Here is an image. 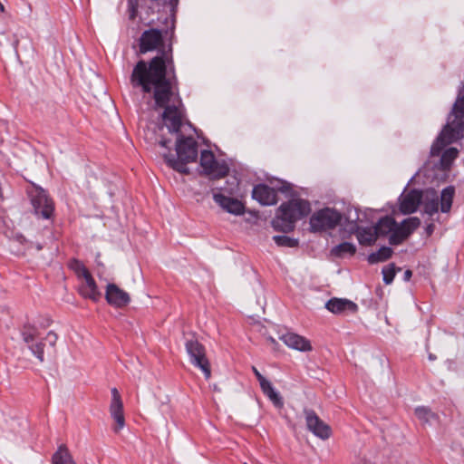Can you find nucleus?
Instances as JSON below:
<instances>
[{
	"label": "nucleus",
	"instance_id": "1",
	"mask_svg": "<svg viewBox=\"0 0 464 464\" xmlns=\"http://www.w3.org/2000/svg\"><path fill=\"white\" fill-rule=\"evenodd\" d=\"M130 83L151 94L155 111L163 110L162 121L170 133L177 134L176 155L164 154L167 164L182 174L189 172L188 163L198 158V142L192 137H185L180 130L185 126L184 110L177 87L174 67L167 53L153 57L150 62L139 61L134 66Z\"/></svg>",
	"mask_w": 464,
	"mask_h": 464
},
{
	"label": "nucleus",
	"instance_id": "2",
	"mask_svg": "<svg viewBox=\"0 0 464 464\" xmlns=\"http://www.w3.org/2000/svg\"><path fill=\"white\" fill-rule=\"evenodd\" d=\"M311 212L309 201L293 198L282 203L276 210L271 226L276 231L289 233L295 229L297 220L304 218Z\"/></svg>",
	"mask_w": 464,
	"mask_h": 464
},
{
	"label": "nucleus",
	"instance_id": "3",
	"mask_svg": "<svg viewBox=\"0 0 464 464\" xmlns=\"http://www.w3.org/2000/svg\"><path fill=\"white\" fill-rule=\"evenodd\" d=\"M462 138H464V117L450 114L448 123L431 147V153L437 155L443 147Z\"/></svg>",
	"mask_w": 464,
	"mask_h": 464
},
{
	"label": "nucleus",
	"instance_id": "4",
	"mask_svg": "<svg viewBox=\"0 0 464 464\" xmlns=\"http://www.w3.org/2000/svg\"><path fill=\"white\" fill-rule=\"evenodd\" d=\"M227 183L229 187L219 188V192H216L213 190V199L220 208H222L227 212L234 214L236 216H240L245 212V207L241 203V201L231 197H227L221 192L224 191L225 193H227L230 196L236 194L238 188V182L236 178H232L231 181L227 180Z\"/></svg>",
	"mask_w": 464,
	"mask_h": 464
},
{
	"label": "nucleus",
	"instance_id": "5",
	"mask_svg": "<svg viewBox=\"0 0 464 464\" xmlns=\"http://www.w3.org/2000/svg\"><path fill=\"white\" fill-rule=\"evenodd\" d=\"M454 194L455 188L452 186H448L441 190L440 199L434 190L430 193L428 192L423 202L424 212L429 216H433L439 211V208L442 213L450 212Z\"/></svg>",
	"mask_w": 464,
	"mask_h": 464
},
{
	"label": "nucleus",
	"instance_id": "6",
	"mask_svg": "<svg viewBox=\"0 0 464 464\" xmlns=\"http://www.w3.org/2000/svg\"><path fill=\"white\" fill-rule=\"evenodd\" d=\"M185 348L191 364L200 369L205 378L208 380L211 376V369L205 346L198 339L191 338L186 341Z\"/></svg>",
	"mask_w": 464,
	"mask_h": 464
},
{
	"label": "nucleus",
	"instance_id": "7",
	"mask_svg": "<svg viewBox=\"0 0 464 464\" xmlns=\"http://www.w3.org/2000/svg\"><path fill=\"white\" fill-rule=\"evenodd\" d=\"M420 219L417 217L405 218L401 223L396 222L395 231L389 237V243L392 246L402 244L420 226Z\"/></svg>",
	"mask_w": 464,
	"mask_h": 464
},
{
	"label": "nucleus",
	"instance_id": "8",
	"mask_svg": "<svg viewBox=\"0 0 464 464\" xmlns=\"http://www.w3.org/2000/svg\"><path fill=\"white\" fill-rule=\"evenodd\" d=\"M31 202L36 216L48 219L53 216L54 205L43 188H35L31 195Z\"/></svg>",
	"mask_w": 464,
	"mask_h": 464
},
{
	"label": "nucleus",
	"instance_id": "9",
	"mask_svg": "<svg viewBox=\"0 0 464 464\" xmlns=\"http://www.w3.org/2000/svg\"><path fill=\"white\" fill-rule=\"evenodd\" d=\"M200 166L202 167L205 174L212 176L215 179L223 178L228 172L227 166L226 164L218 163L216 160L214 153L208 150L201 151Z\"/></svg>",
	"mask_w": 464,
	"mask_h": 464
},
{
	"label": "nucleus",
	"instance_id": "10",
	"mask_svg": "<svg viewBox=\"0 0 464 464\" xmlns=\"http://www.w3.org/2000/svg\"><path fill=\"white\" fill-rule=\"evenodd\" d=\"M21 333L23 340L27 344L28 349L39 360L40 362H43L44 361V343L43 341L37 340L39 334L38 329L31 324H24Z\"/></svg>",
	"mask_w": 464,
	"mask_h": 464
},
{
	"label": "nucleus",
	"instance_id": "11",
	"mask_svg": "<svg viewBox=\"0 0 464 464\" xmlns=\"http://www.w3.org/2000/svg\"><path fill=\"white\" fill-rule=\"evenodd\" d=\"M163 46V34L159 29L145 30L139 39L140 53L160 50Z\"/></svg>",
	"mask_w": 464,
	"mask_h": 464
},
{
	"label": "nucleus",
	"instance_id": "12",
	"mask_svg": "<svg viewBox=\"0 0 464 464\" xmlns=\"http://www.w3.org/2000/svg\"><path fill=\"white\" fill-rule=\"evenodd\" d=\"M111 401L110 404V413L111 418L114 420L116 425L113 428L114 432L118 433L125 426V418L123 413V403L116 388L111 390Z\"/></svg>",
	"mask_w": 464,
	"mask_h": 464
},
{
	"label": "nucleus",
	"instance_id": "13",
	"mask_svg": "<svg viewBox=\"0 0 464 464\" xmlns=\"http://www.w3.org/2000/svg\"><path fill=\"white\" fill-rule=\"evenodd\" d=\"M107 303L116 308L127 306L130 302V295L115 284H108L105 291Z\"/></svg>",
	"mask_w": 464,
	"mask_h": 464
},
{
	"label": "nucleus",
	"instance_id": "14",
	"mask_svg": "<svg viewBox=\"0 0 464 464\" xmlns=\"http://www.w3.org/2000/svg\"><path fill=\"white\" fill-rule=\"evenodd\" d=\"M421 192L417 189H411L407 194L399 198V210L403 215L412 214L417 211L421 202Z\"/></svg>",
	"mask_w": 464,
	"mask_h": 464
},
{
	"label": "nucleus",
	"instance_id": "15",
	"mask_svg": "<svg viewBox=\"0 0 464 464\" xmlns=\"http://www.w3.org/2000/svg\"><path fill=\"white\" fill-rule=\"evenodd\" d=\"M252 198L263 206H273L277 203V191L261 183L253 188Z\"/></svg>",
	"mask_w": 464,
	"mask_h": 464
},
{
	"label": "nucleus",
	"instance_id": "16",
	"mask_svg": "<svg viewBox=\"0 0 464 464\" xmlns=\"http://www.w3.org/2000/svg\"><path fill=\"white\" fill-rule=\"evenodd\" d=\"M325 308L334 314H355L358 305L348 299L334 297L326 302Z\"/></svg>",
	"mask_w": 464,
	"mask_h": 464
},
{
	"label": "nucleus",
	"instance_id": "17",
	"mask_svg": "<svg viewBox=\"0 0 464 464\" xmlns=\"http://www.w3.org/2000/svg\"><path fill=\"white\" fill-rule=\"evenodd\" d=\"M79 279L82 281L79 287L80 294L84 298H89L97 302L101 298L102 294L99 291L96 282L91 273H88L86 276H83Z\"/></svg>",
	"mask_w": 464,
	"mask_h": 464
},
{
	"label": "nucleus",
	"instance_id": "18",
	"mask_svg": "<svg viewBox=\"0 0 464 464\" xmlns=\"http://www.w3.org/2000/svg\"><path fill=\"white\" fill-rule=\"evenodd\" d=\"M342 214L334 208H321V231L337 227L342 220Z\"/></svg>",
	"mask_w": 464,
	"mask_h": 464
},
{
	"label": "nucleus",
	"instance_id": "19",
	"mask_svg": "<svg viewBox=\"0 0 464 464\" xmlns=\"http://www.w3.org/2000/svg\"><path fill=\"white\" fill-rule=\"evenodd\" d=\"M280 339L284 342L285 345L289 348L295 349L301 352L310 351L311 344L308 340L304 338L301 335H298L294 333H286L280 336Z\"/></svg>",
	"mask_w": 464,
	"mask_h": 464
},
{
	"label": "nucleus",
	"instance_id": "20",
	"mask_svg": "<svg viewBox=\"0 0 464 464\" xmlns=\"http://www.w3.org/2000/svg\"><path fill=\"white\" fill-rule=\"evenodd\" d=\"M376 233L379 236L392 235L395 231L396 220L391 216L381 218L375 227Z\"/></svg>",
	"mask_w": 464,
	"mask_h": 464
},
{
	"label": "nucleus",
	"instance_id": "21",
	"mask_svg": "<svg viewBox=\"0 0 464 464\" xmlns=\"http://www.w3.org/2000/svg\"><path fill=\"white\" fill-rule=\"evenodd\" d=\"M259 384L263 393L274 403L275 406H283L282 397L280 396L279 392L275 390L272 383L268 380L265 379Z\"/></svg>",
	"mask_w": 464,
	"mask_h": 464
},
{
	"label": "nucleus",
	"instance_id": "22",
	"mask_svg": "<svg viewBox=\"0 0 464 464\" xmlns=\"http://www.w3.org/2000/svg\"><path fill=\"white\" fill-rule=\"evenodd\" d=\"M52 464H77L68 448L65 445H60L57 450L53 453L52 457Z\"/></svg>",
	"mask_w": 464,
	"mask_h": 464
},
{
	"label": "nucleus",
	"instance_id": "23",
	"mask_svg": "<svg viewBox=\"0 0 464 464\" xmlns=\"http://www.w3.org/2000/svg\"><path fill=\"white\" fill-rule=\"evenodd\" d=\"M377 237L378 235L374 227H363L357 231V239L362 246H372Z\"/></svg>",
	"mask_w": 464,
	"mask_h": 464
},
{
	"label": "nucleus",
	"instance_id": "24",
	"mask_svg": "<svg viewBox=\"0 0 464 464\" xmlns=\"http://www.w3.org/2000/svg\"><path fill=\"white\" fill-rule=\"evenodd\" d=\"M356 253V246L350 242H343L331 249V255L343 258L345 256H353Z\"/></svg>",
	"mask_w": 464,
	"mask_h": 464
},
{
	"label": "nucleus",
	"instance_id": "25",
	"mask_svg": "<svg viewBox=\"0 0 464 464\" xmlns=\"http://www.w3.org/2000/svg\"><path fill=\"white\" fill-rule=\"evenodd\" d=\"M393 253L390 246H382L378 251L371 253L367 260L370 264H377L388 260Z\"/></svg>",
	"mask_w": 464,
	"mask_h": 464
},
{
	"label": "nucleus",
	"instance_id": "26",
	"mask_svg": "<svg viewBox=\"0 0 464 464\" xmlns=\"http://www.w3.org/2000/svg\"><path fill=\"white\" fill-rule=\"evenodd\" d=\"M415 415L423 423H431L437 420L438 416L430 408L425 406H420L415 409Z\"/></svg>",
	"mask_w": 464,
	"mask_h": 464
},
{
	"label": "nucleus",
	"instance_id": "27",
	"mask_svg": "<svg viewBox=\"0 0 464 464\" xmlns=\"http://www.w3.org/2000/svg\"><path fill=\"white\" fill-rule=\"evenodd\" d=\"M306 426L315 436H319V418L312 410H304Z\"/></svg>",
	"mask_w": 464,
	"mask_h": 464
},
{
	"label": "nucleus",
	"instance_id": "28",
	"mask_svg": "<svg viewBox=\"0 0 464 464\" xmlns=\"http://www.w3.org/2000/svg\"><path fill=\"white\" fill-rule=\"evenodd\" d=\"M459 150L456 148H449L445 150L440 157V164L443 169H449L453 161L457 159Z\"/></svg>",
	"mask_w": 464,
	"mask_h": 464
},
{
	"label": "nucleus",
	"instance_id": "29",
	"mask_svg": "<svg viewBox=\"0 0 464 464\" xmlns=\"http://www.w3.org/2000/svg\"><path fill=\"white\" fill-rule=\"evenodd\" d=\"M273 240L278 246L293 248L298 246L297 239L287 236H274Z\"/></svg>",
	"mask_w": 464,
	"mask_h": 464
},
{
	"label": "nucleus",
	"instance_id": "30",
	"mask_svg": "<svg viewBox=\"0 0 464 464\" xmlns=\"http://www.w3.org/2000/svg\"><path fill=\"white\" fill-rule=\"evenodd\" d=\"M396 266L394 264H389L382 267V273L383 276V282L385 285H390L392 283L395 275H396Z\"/></svg>",
	"mask_w": 464,
	"mask_h": 464
},
{
	"label": "nucleus",
	"instance_id": "31",
	"mask_svg": "<svg viewBox=\"0 0 464 464\" xmlns=\"http://www.w3.org/2000/svg\"><path fill=\"white\" fill-rule=\"evenodd\" d=\"M69 266L75 272L78 278H81L90 273L87 267L77 259L71 260Z\"/></svg>",
	"mask_w": 464,
	"mask_h": 464
},
{
	"label": "nucleus",
	"instance_id": "32",
	"mask_svg": "<svg viewBox=\"0 0 464 464\" xmlns=\"http://www.w3.org/2000/svg\"><path fill=\"white\" fill-rule=\"evenodd\" d=\"M451 115L464 117V92H459L453 105Z\"/></svg>",
	"mask_w": 464,
	"mask_h": 464
},
{
	"label": "nucleus",
	"instance_id": "33",
	"mask_svg": "<svg viewBox=\"0 0 464 464\" xmlns=\"http://www.w3.org/2000/svg\"><path fill=\"white\" fill-rule=\"evenodd\" d=\"M12 240H13V243H18V244H20L21 246H24V249H23V250H21V249H17V250H16V253H17L18 255L23 254V253H24V251L26 248H28V247H29L30 243H29V242H28V240L24 237V236H23L22 234H15V235L14 236V237H13V239H12Z\"/></svg>",
	"mask_w": 464,
	"mask_h": 464
},
{
	"label": "nucleus",
	"instance_id": "34",
	"mask_svg": "<svg viewBox=\"0 0 464 464\" xmlns=\"http://www.w3.org/2000/svg\"><path fill=\"white\" fill-rule=\"evenodd\" d=\"M139 7L138 0H128V13L130 20H134L137 16Z\"/></svg>",
	"mask_w": 464,
	"mask_h": 464
},
{
	"label": "nucleus",
	"instance_id": "35",
	"mask_svg": "<svg viewBox=\"0 0 464 464\" xmlns=\"http://www.w3.org/2000/svg\"><path fill=\"white\" fill-rule=\"evenodd\" d=\"M310 229L312 232L319 231V212H314L310 218Z\"/></svg>",
	"mask_w": 464,
	"mask_h": 464
},
{
	"label": "nucleus",
	"instance_id": "36",
	"mask_svg": "<svg viewBox=\"0 0 464 464\" xmlns=\"http://www.w3.org/2000/svg\"><path fill=\"white\" fill-rule=\"evenodd\" d=\"M332 435V429L329 425L321 421V440H327Z\"/></svg>",
	"mask_w": 464,
	"mask_h": 464
},
{
	"label": "nucleus",
	"instance_id": "37",
	"mask_svg": "<svg viewBox=\"0 0 464 464\" xmlns=\"http://www.w3.org/2000/svg\"><path fill=\"white\" fill-rule=\"evenodd\" d=\"M57 334L53 333V331H50L46 335V340L49 342L51 345H54L57 342Z\"/></svg>",
	"mask_w": 464,
	"mask_h": 464
},
{
	"label": "nucleus",
	"instance_id": "38",
	"mask_svg": "<svg viewBox=\"0 0 464 464\" xmlns=\"http://www.w3.org/2000/svg\"><path fill=\"white\" fill-rule=\"evenodd\" d=\"M252 371L255 374V376L256 377L257 381L259 382V383L261 382H263L266 378L259 372V371L255 367V366H252Z\"/></svg>",
	"mask_w": 464,
	"mask_h": 464
},
{
	"label": "nucleus",
	"instance_id": "39",
	"mask_svg": "<svg viewBox=\"0 0 464 464\" xmlns=\"http://www.w3.org/2000/svg\"><path fill=\"white\" fill-rule=\"evenodd\" d=\"M434 229H435V226L433 223L427 225V227H425L426 234L428 236H431L432 233L434 232Z\"/></svg>",
	"mask_w": 464,
	"mask_h": 464
},
{
	"label": "nucleus",
	"instance_id": "40",
	"mask_svg": "<svg viewBox=\"0 0 464 464\" xmlns=\"http://www.w3.org/2000/svg\"><path fill=\"white\" fill-rule=\"evenodd\" d=\"M412 276V272L410 270V269H407L405 272H404V275H403V279L405 281H409L411 279Z\"/></svg>",
	"mask_w": 464,
	"mask_h": 464
},
{
	"label": "nucleus",
	"instance_id": "41",
	"mask_svg": "<svg viewBox=\"0 0 464 464\" xmlns=\"http://www.w3.org/2000/svg\"><path fill=\"white\" fill-rule=\"evenodd\" d=\"M169 141L168 140H165V139H163V140H161L160 141V146H161V147H164V148H168V144H169Z\"/></svg>",
	"mask_w": 464,
	"mask_h": 464
},
{
	"label": "nucleus",
	"instance_id": "42",
	"mask_svg": "<svg viewBox=\"0 0 464 464\" xmlns=\"http://www.w3.org/2000/svg\"><path fill=\"white\" fill-rule=\"evenodd\" d=\"M360 464H372L371 461L367 460V459H362L360 461Z\"/></svg>",
	"mask_w": 464,
	"mask_h": 464
},
{
	"label": "nucleus",
	"instance_id": "43",
	"mask_svg": "<svg viewBox=\"0 0 464 464\" xmlns=\"http://www.w3.org/2000/svg\"><path fill=\"white\" fill-rule=\"evenodd\" d=\"M268 341L273 343V344H276V341L273 338V337H269L268 338Z\"/></svg>",
	"mask_w": 464,
	"mask_h": 464
},
{
	"label": "nucleus",
	"instance_id": "44",
	"mask_svg": "<svg viewBox=\"0 0 464 464\" xmlns=\"http://www.w3.org/2000/svg\"><path fill=\"white\" fill-rule=\"evenodd\" d=\"M36 248H37L38 250H41V249H42V246H41V245H38V246H36Z\"/></svg>",
	"mask_w": 464,
	"mask_h": 464
}]
</instances>
